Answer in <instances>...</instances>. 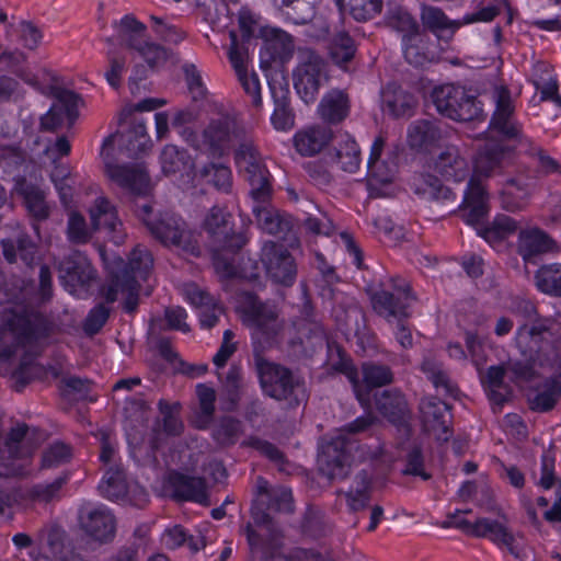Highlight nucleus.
Wrapping results in <instances>:
<instances>
[{
    "instance_id": "64",
    "label": "nucleus",
    "mask_w": 561,
    "mask_h": 561,
    "mask_svg": "<svg viewBox=\"0 0 561 561\" xmlns=\"http://www.w3.org/2000/svg\"><path fill=\"white\" fill-rule=\"evenodd\" d=\"M381 9L382 0H350V12L358 22L374 19Z\"/></svg>"
},
{
    "instance_id": "27",
    "label": "nucleus",
    "mask_w": 561,
    "mask_h": 561,
    "mask_svg": "<svg viewBox=\"0 0 561 561\" xmlns=\"http://www.w3.org/2000/svg\"><path fill=\"white\" fill-rule=\"evenodd\" d=\"M254 201L256 205L253 206L252 213L255 218L257 227L264 232L273 236L285 238L291 231L293 224L289 217L282 214L278 209L272 206L270 202Z\"/></svg>"
},
{
    "instance_id": "14",
    "label": "nucleus",
    "mask_w": 561,
    "mask_h": 561,
    "mask_svg": "<svg viewBox=\"0 0 561 561\" xmlns=\"http://www.w3.org/2000/svg\"><path fill=\"white\" fill-rule=\"evenodd\" d=\"M300 62L294 71V87L305 103L316 100L320 87L328 80L327 64L314 50L299 53Z\"/></svg>"
},
{
    "instance_id": "5",
    "label": "nucleus",
    "mask_w": 561,
    "mask_h": 561,
    "mask_svg": "<svg viewBox=\"0 0 561 561\" xmlns=\"http://www.w3.org/2000/svg\"><path fill=\"white\" fill-rule=\"evenodd\" d=\"M135 216L162 245L191 255H199V247L185 220L175 213L153 214L149 198L136 201Z\"/></svg>"
},
{
    "instance_id": "37",
    "label": "nucleus",
    "mask_w": 561,
    "mask_h": 561,
    "mask_svg": "<svg viewBox=\"0 0 561 561\" xmlns=\"http://www.w3.org/2000/svg\"><path fill=\"white\" fill-rule=\"evenodd\" d=\"M332 139L329 127L312 126L296 133L294 146L301 156L311 157L319 153Z\"/></svg>"
},
{
    "instance_id": "17",
    "label": "nucleus",
    "mask_w": 561,
    "mask_h": 561,
    "mask_svg": "<svg viewBox=\"0 0 561 561\" xmlns=\"http://www.w3.org/2000/svg\"><path fill=\"white\" fill-rule=\"evenodd\" d=\"M204 228L215 247L229 249L232 253L239 251L248 241L243 233L233 231L232 215L219 206L210 208L204 220Z\"/></svg>"
},
{
    "instance_id": "39",
    "label": "nucleus",
    "mask_w": 561,
    "mask_h": 561,
    "mask_svg": "<svg viewBox=\"0 0 561 561\" xmlns=\"http://www.w3.org/2000/svg\"><path fill=\"white\" fill-rule=\"evenodd\" d=\"M2 252L9 263L16 262L20 257L26 265L31 266L36 257L37 247L25 232H18L15 236L1 241Z\"/></svg>"
},
{
    "instance_id": "60",
    "label": "nucleus",
    "mask_w": 561,
    "mask_h": 561,
    "mask_svg": "<svg viewBox=\"0 0 561 561\" xmlns=\"http://www.w3.org/2000/svg\"><path fill=\"white\" fill-rule=\"evenodd\" d=\"M72 448L70 445L56 440L46 447L42 454V468H55L70 461Z\"/></svg>"
},
{
    "instance_id": "50",
    "label": "nucleus",
    "mask_w": 561,
    "mask_h": 561,
    "mask_svg": "<svg viewBox=\"0 0 561 561\" xmlns=\"http://www.w3.org/2000/svg\"><path fill=\"white\" fill-rule=\"evenodd\" d=\"M162 172L165 175L185 172L193 167L190 153L174 145H167L160 154Z\"/></svg>"
},
{
    "instance_id": "33",
    "label": "nucleus",
    "mask_w": 561,
    "mask_h": 561,
    "mask_svg": "<svg viewBox=\"0 0 561 561\" xmlns=\"http://www.w3.org/2000/svg\"><path fill=\"white\" fill-rule=\"evenodd\" d=\"M533 192V183L524 176L510 178L503 183L501 205L505 210L518 211L525 208Z\"/></svg>"
},
{
    "instance_id": "28",
    "label": "nucleus",
    "mask_w": 561,
    "mask_h": 561,
    "mask_svg": "<svg viewBox=\"0 0 561 561\" xmlns=\"http://www.w3.org/2000/svg\"><path fill=\"white\" fill-rule=\"evenodd\" d=\"M169 482L175 499L196 502L205 506L209 505L207 485L204 478L173 472L170 474Z\"/></svg>"
},
{
    "instance_id": "40",
    "label": "nucleus",
    "mask_w": 561,
    "mask_h": 561,
    "mask_svg": "<svg viewBox=\"0 0 561 561\" xmlns=\"http://www.w3.org/2000/svg\"><path fill=\"white\" fill-rule=\"evenodd\" d=\"M435 169L445 178L461 182L469 173L468 162L455 146H447L435 161Z\"/></svg>"
},
{
    "instance_id": "7",
    "label": "nucleus",
    "mask_w": 561,
    "mask_h": 561,
    "mask_svg": "<svg viewBox=\"0 0 561 561\" xmlns=\"http://www.w3.org/2000/svg\"><path fill=\"white\" fill-rule=\"evenodd\" d=\"M153 265L150 251L137 245L130 253L127 264L111 272L110 280L102 287V295L107 304L117 300L118 293L125 295L123 308L127 313H134L139 304L140 285L137 278L146 279Z\"/></svg>"
},
{
    "instance_id": "53",
    "label": "nucleus",
    "mask_w": 561,
    "mask_h": 561,
    "mask_svg": "<svg viewBox=\"0 0 561 561\" xmlns=\"http://www.w3.org/2000/svg\"><path fill=\"white\" fill-rule=\"evenodd\" d=\"M69 481V473L64 472L51 482L36 483L27 490V497L33 502L49 503L61 497V490Z\"/></svg>"
},
{
    "instance_id": "56",
    "label": "nucleus",
    "mask_w": 561,
    "mask_h": 561,
    "mask_svg": "<svg viewBox=\"0 0 561 561\" xmlns=\"http://www.w3.org/2000/svg\"><path fill=\"white\" fill-rule=\"evenodd\" d=\"M196 394L201 409V414L198 415L196 423L198 428L205 430L214 417L216 392L211 387L199 383L196 386Z\"/></svg>"
},
{
    "instance_id": "62",
    "label": "nucleus",
    "mask_w": 561,
    "mask_h": 561,
    "mask_svg": "<svg viewBox=\"0 0 561 561\" xmlns=\"http://www.w3.org/2000/svg\"><path fill=\"white\" fill-rule=\"evenodd\" d=\"M67 237L71 243L84 244L89 242L92 237L91 230L88 228L85 219L78 213L69 215L67 225Z\"/></svg>"
},
{
    "instance_id": "46",
    "label": "nucleus",
    "mask_w": 561,
    "mask_h": 561,
    "mask_svg": "<svg viewBox=\"0 0 561 561\" xmlns=\"http://www.w3.org/2000/svg\"><path fill=\"white\" fill-rule=\"evenodd\" d=\"M377 410L392 423L401 421L408 412V402L398 389L383 390L376 398Z\"/></svg>"
},
{
    "instance_id": "30",
    "label": "nucleus",
    "mask_w": 561,
    "mask_h": 561,
    "mask_svg": "<svg viewBox=\"0 0 561 561\" xmlns=\"http://www.w3.org/2000/svg\"><path fill=\"white\" fill-rule=\"evenodd\" d=\"M14 191L23 199L30 216L37 221L48 218L49 207L46 203V194L39 185L25 178H18L15 179Z\"/></svg>"
},
{
    "instance_id": "13",
    "label": "nucleus",
    "mask_w": 561,
    "mask_h": 561,
    "mask_svg": "<svg viewBox=\"0 0 561 561\" xmlns=\"http://www.w3.org/2000/svg\"><path fill=\"white\" fill-rule=\"evenodd\" d=\"M459 515L454 518L455 528L468 536L489 539L495 546L505 548L515 559L525 560V549L519 541V539H523L522 534L508 533L504 526L497 522H491L489 517H479L474 523H470Z\"/></svg>"
},
{
    "instance_id": "52",
    "label": "nucleus",
    "mask_w": 561,
    "mask_h": 561,
    "mask_svg": "<svg viewBox=\"0 0 561 561\" xmlns=\"http://www.w3.org/2000/svg\"><path fill=\"white\" fill-rule=\"evenodd\" d=\"M354 39L346 32L336 33L330 44V57L332 61L343 69L354 59L356 54Z\"/></svg>"
},
{
    "instance_id": "35",
    "label": "nucleus",
    "mask_w": 561,
    "mask_h": 561,
    "mask_svg": "<svg viewBox=\"0 0 561 561\" xmlns=\"http://www.w3.org/2000/svg\"><path fill=\"white\" fill-rule=\"evenodd\" d=\"M403 57L413 67H424L435 60L430 47V37L421 30L401 41Z\"/></svg>"
},
{
    "instance_id": "23",
    "label": "nucleus",
    "mask_w": 561,
    "mask_h": 561,
    "mask_svg": "<svg viewBox=\"0 0 561 561\" xmlns=\"http://www.w3.org/2000/svg\"><path fill=\"white\" fill-rule=\"evenodd\" d=\"M462 210V218L468 225H471L477 230V233L482 237L488 243L494 245L514 234L518 229V222L506 215H497L492 222L484 225V218L486 217L488 210L477 222L468 220L469 206L460 205Z\"/></svg>"
},
{
    "instance_id": "34",
    "label": "nucleus",
    "mask_w": 561,
    "mask_h": 561,
    "mask_svg": "<svg viewBox=\"0 0 561 561\" xmlns=\"http://www.w3.org/2000/svg\"><path fill=\"white\" fill-rule=\"evenodd\" d=\"M360 376L362 392L360 397H357L359 401H364L374 388L388 386L394 380V374L390 366L374 360L362 363Z\"/></svg>"
},
{
    "instance_id": "41",
    "label": "nucleus",
    "mask_w": 561,
    "mask_h": 561,
    "mask_svg": "<svg viewBox=\"0 0 561 561\" xmlns=\"http://www.w3.org/2000/svg\"><path fill=\"white\" fill-rule=\"evenodd\" d=\"M553 245L552 239L538 228L522 230L518 236V253L525 261L548 252Z\"/></svg>"
},
{
    "instance_id": "8",
    "label": "nucleus",
    "mask_w": 561,
    "mask_h": 561,
    "mask_svg": "<svg viewBox=\"0 0 561 561\" xmlns=\"http://www.w3.org/2000/svg\"><path fill=\"white\" fill-rule=\"evenodd\" d=\"M244 131L245 127L236 117L224 114L211 118L201 135L187 127H183L180 134L196 150L219 159L236 147Z\"/></svg>"
},
{
    "instance_id": "43",
    "label": "nucleus",
    "mask_w": 561,
    "mask_h": 561,
    "mask_svg": "<svg viewBox=\"0 0 561 561\" xmlns=\"http://www.w3.org/2000/svg\"><path fill=\"white\" fill-rule=\"evenodd\" d=\"M118 39L124 47L138 53L149 41L146 24L133 14L123 16L118 25Z\"/></svg>"
},
{
    "instance_id": "3",
    "label": "nucleus",
    "mask_w": 561,
    "mask_h": 561,
    "mask_svg": "<svg viewBox=\"0 0 561 561\" xmlns=\"http://www.w3.org/2000/svg\"><path fill=\"white\" fill-rule=\"evenodd\" d=\"M515 313L522 323L515 332L514 343L522 359L510 363L515 381H533L540 377L539 368H553L561 359V335L552 317L540 316L530 300H518Z\"/></svg>"
},
{
    "instance_id": "42",
    "label": "nucleus",
    "mask_w": 561,
    "mask_h": 561,
    "mask_svg": "<svg viewBox=\"0 0 561 561\" xmlns=\"http://www.w3.org/2000/svg\"><path fill=\"white\" fill-rule=\"evenodd\" d=\"M350 113L348 95L340 90L328 92L319 104L321 118L330 124L341 123Z\"/></svg>"
},
{
    "instance_id": "48",
    "label": "nucleus",
    "mask_w": 561,
    "mask_h": 561,
    "mask_svg": "<svg viewBox=\"0 0 561 561\" xmlns=\"http://www.w3.org/2000/svg\"><path fill=\"white\" fill-rule=\"evenodd\" d=\"M385 22L391 30L401 34V39L422 30L415 18L400 4L388 7Z\"/></svg>"
},
{
    "instance_id": "18",
    "label": "nucleus",
    "mask_w": 561,
    "mask_h": 561,
    "mask_svg": "<svg viewBox=\"0 0 561 561\" xmlns=\"http://www.w3.org/2000/svg\"><path fill=\"white\" fill-rule=\"evenodd\" d=\"M423 431L434 434L436 440L446 443L451 436L450 407L436 397H426L420 401Z\"/></svg>"
},
{
    "instance_id": "47",
    "label": "nucleus",
    "mask_w": 561,
    "mask_h": 561,
    "mask_svg": "<svg viewBox=\"0 0 561 561\" xmlns=\"http://www.w3.org/2000/svg\"><path fill=\"white\" fill-rule=\"evenodd\" d=\"M195 179L204 181L222 193H230L232 188L231 169L222 163L208 162L195 172Z\"/></svg>"
},
{
    "instance_id": "20",
    "label": "nucleus",
    "mask_w": 561,
    "mask_h": 561,
    "mask_svg": "<svg viewBox=\"0 0 561 561\" xmlns=\"http://www.w3.org/2000/svg\"><path fill=\"white\" fill-rule=\"evenodd\" d=\"M81 529L95 541L108 543L116 534V519L104 505L84 507L79 514Z\"/></svg>"
},
{
    "instance_id": "57",
    "label": "nucleus",
    "mask_w": 561,
    "mask_h": 561,
    "mask_svg": "<svg viewBox=\"0 0 561 561\" xmlns=\"http://www.w3.org/2000/svg\"><path fill=\"white\" fill-rule=\"evenodd\" d=\"M282 12L294 24H307L314 16V8L308 0H283Z\"/></svg>"
},
{
    "instance_id": "26",
    "label": "nucleus",
    "mask_w": 561,
    "mask_h": 561,
    "mask_svg": "<svg viewBox=\"0 0 561 561\" xmlns=\"http://www.w3.org/2000/svg\"><path fill=\"white\" fill-rule=\"evenodd\" d=\"M410 188L419 197L437 202L443 205L454 206L456 195L453 190L442 183V181L432 174H417L410 181Z\"/></svg>"
},
{
    "instance_id": "55",
    "label": "nucleus",
    "mask_w": 561,
    "mask_h": 561,
    "mask_svg": "<svg viewBox=\"0 0 561 561\" xmlns=\"http://www.w3.org/2000/svg\"><path fill=\"white\" fill-rule=\"evenodd\" d=\"M242 434V423L232 416H222L213 428V438L220 446H231Z\"/></svg>"
},
{
    "instance_id": "54",
    "label": "nucleus",
    "mask_w": 561,
    "mask_h": 561,
    "mask_svg": "<svg viewBox=\"0 0 561 561\" xmlns=\"http://www.w3.org/2000/svg\"><path fill=\"white\" fill-rule=\"evenodd\" d=\"M272 93L275 103V110L272 115V124L277 130H289L295 125V115L289 107L288 90L280 89L279 95L272 88Z\"/></svg>"
},
{
    "instance_id": "51",
    "label": "nucleus",
    "mask_w": 561,
    "mask_h": 561,
    "mask_svg": "<svg viewBox=\"0 0 561 561\" xmlns=\"http://www.w3.org/2000/svg\"><path fill=\"white\" fill-rule=\"evenodd\" d=\"M421 369L436 389L442 388L444 393L450 397L457 396L458 387L451 380L449 373L445 369L442 363L432 358H425L422 363Z\"/></svg>"
},
{
    "instance_id": "59",
    "label": "nucleus",
    "mask_w": 561,
    "mask_h": 561,
    "mask_svg": "<svg viewBox=\"0 0 561 561\" xmlns=\"http://www.w3.org/2000/svg\"><path fill=\"white\" fill-rule=\"evenodd\" d=\"M50 95L60 103L64 118L68 121V127L73 126L79 116L78 104L81 101L80 96L73 91L60 87H51Z\"/></svg>"
},
{
    "instance_id": "63",
    "label": "nucleus",
    "mask_w": 561,
    "mask_h": 561,
    "mask_svg": "<svg viewBox=\"0 0 561 561\" xmlns=\"http://www.w3.org/2000/svg\"><path fill=\"white\" fill-rule=\"evenodd\" d=\"M266 510L291 513L294 511L293 493L287 486H277L268 493Z\"/></svg>"
},
{
    "instance_id": "24",
    "label": "nucleus",
    "mask_w": 561,
    "mask_h": 561,
    "mask_svg": "<svg viewBox=\"0 0 561 561\" xmlns=\"http://www.w3.org/2000/svg\"><path fill=\"white\" fill-rule=\"evenodd\" d=\"M91 222L94 230L105 229L113 243L119 245L124 242L123 224L117 218L116 209L105 197H98L90 209Z\"/></svg>"
},
{
    "instance_id": "16",
    "label": "nucleus",
    "mask_w": 561,
    "mask_h": 561,
    "mask_svg": "<svg viewBox=\"0 0 561 561\" xmlns=\"http://www.w3.org/2000/svg\"><path fill=\"white\" fill-rule=\"evenodd\" d=\"M261 261L267 276L285 287L294 285L297 277V264L284 244L266 241L261 250Z\"/></svg>"
},
{
    "instance_id": "44",
    "label": "nucleus",
    "mask_w": 561,
    "mask_h": 561,
    "mask_svg": "<svg viewBox=\"0 0 561 561\" xmlns=\"http://www.w3.org/2000/svg\"><path fill=\"white\" fill-rule=\"evenodd\" d=\"M381 103L385 111L394 117L410 112L414 106V98L397 83H388L381 91Z\"/></svg>"
},
{
    "instance_id": "36",
    "label": "nucleus",
    "mask_w": 561,
    "mask_h": 561,
    "mask_svg": "<svg viewBox=\"0 0 561 561\" xmlns=\"http://www.w3.org/2000/svg\"><path fill=\"white\" fill-rule=\"evenodd\" d=\"M444 137L440 123L420 119L411 124L408 130V141L411 148L428 150L436 146Z\"/></svg>"
},
{
    "instance_id": "38",
    "label": "nucleus",
    "mask_w": 561,
    "mask_h": 561,
    "mask_svg": "<svg viewBox=\"0 0 561 561\" xmlns=\"http://www.w3.org/2000/svg\"><path fill=\"white\" fill-rule=\"evenodd\" d=\"M328 365L333 371L343 374L352 383L356 397H360L362 385L359 373L347 353L336 343L328 342Z\"/></svg>"
},
{
    "instance_id": "10",
    "label": "nucleus",
    "mask_w": 561,
    "mask_h": 561,
    "mask_svg": "<svg viewBox=\"0 0 561 561\" xmlns=\"http://www.w3.org/2000/svg\"><path fill=\"white\" fill-rule=\"evenodd\" d=\"M431 99L436 111L456 122L479 121L485 117L480 100L465 88L455 84L435 87Z\"/></svg>"
},
{
    "instance_id": "6",
    "label": "nucleus",
    "mask_w": 561,
    "mask_h": 561,
    "mask_svg": "<svg viewBox=\"0 0 561 561\" xmlns=\"http://www.w3.org/2000/svg\"><path fill=\"white\" fill-rule=\"evenodd\" d=\"M512 149L501 144H486L474 160L473 174L463 194L462 205L469 206L468 220L477 222L486 211L489 194L483 179L500 174L510 164Z\"/></svg>"
},
{
    "instance_id": "32",
    "label": "nucleus",
    "mask_w": 561,
    "mask_h": 561,
    "mask_svg": "<svg viewBox=\"0 0 561 561\" xmlns=\"http://www.w3.org/2000/svg\"><path fill=\"white\" fill-rule=\"evenodd\" d=\"M152 144L142 121L134 119L127 130L118 135V150L127 158L137 159L147 153Z\"/></svg>"
},
{
    "instance_id": "9",
    "label": "nucleus",
    "mask_w": 561,
    "mask_h": 561,
    "mask_svg": "<svg viewBox=\"0 0 561 561\" xmlns=\"http://www.w3.org/2000/svg\"><path fill=\"white\" fill-rule=\"evenodd\" d=\"M234 160L250 185V196L253 201L266 202L272 197L270 172L263 163L251 134L245 129L236 145Z\"/></svg>"
},
{
    "instance_id": "4",
    "label": "nucleus",
    "mask_w": 561,
    "mask_h": 561,
    "mask_svg": "<svg viewBox=\"0 0 561 561\" xmlns=\"http://www.w3.org/2000/svg\"><path fill=\"white\" fill-rule=\"evenodd\" d=\"M490 129L505 140H514L515 149L536 161L537 172L542 175L561 173V164L536 145L522 131L520 124L514 117V106L507 90L497 92L496 107L490 122Z\"/></svg>"
},
{
    "instance_id": "15",
    "label": "nucleus",
    "mask_w": 561,
    "mask_h": 561,
    "mask_svg": "<svg viewBox=\"0 0 561 561\" xmlns=\"http://www.w3.org/2000/svg\"><path fill=\"white\" fill-rule=\"evenodd\" d=\"M354 442L345 435H337L328 442L318 456L319 471L329 480L346 478L351 467Z\"/></svg>"
},
{
    "instance_id": "49",
    "label": "nucleus",
    "mask_w": 561,
    "mask_h": 561,
    "mask_svg": "<svg viewBox=\"0 0 561 561\" xmlns=\"http://www.w3.org/2000/svg\"><path fill=\"white\" fill-rule=\"evenodd\" d=\"M537 289L551 297H561V263L541 265L535 273Z\"/></svg>"
},
{
    "instance_id": "19",
    "label": "nucleus",
    "mask_w": 561,
    "mask_h": 561,
    "mask_svg": "<svg viewBox=\"0 0 561 561\" xmlns=\"http://www.w3.org/2000/svg\"><path fill=\"white\" fill-rule=\"evenodd\" d=\"M28 432L26 424L12 427L7 437L0 435V476L14 477L26 473V459L22 455L21 443Z\"/></svg>"
},
{
    "instance_id": "2",
    "label": "nucleus",
    "mask_w": 561,
    "mask_h": 561,
    "mask_svg": "<svg viewBox=\"0 0 561 561\" xmlns=\"http://www.w3.org/2000/svg\"><path fill=\"white\" fill-rule=\"evenodd\" d=\"M244 313L252 329V341L256 373L263 392L278 401H288L298 405L305 397L302 380L289 368L262 357L266 348L279 342L284 321L279 319L277 307L262 301L255 294L244 291L241 295Z\"/></svg>"
},
{
    "instance_id": "21",
    "label": "nucleus",
    "mask_w": 561,
    "mask_h": 561,
    "mask_svg": "<svg viewBox=\"0 0 561 561\" xmlns=\"http://www.w3.org/2000/svg\"><path fill=\"white\" fill-rule=\"evenodd\" d=\"M61 285L75 294L78 288L85 287L95 277V271L89 259L80 253L72 252L65 256L58 264Z\"/></svg>"
},
{
    "instance_id": "1",
    "label": "nucleus",
    "mask_w": 561,
    "mask_h": 561,
    "mask_svg": "<svg viewBox=\"0 0 561 561\" xmlns=\"http://www.w3.org/2000/svg\"><path fill=\"white\" fill-rule=\"evenodd\" d=\"M38 277V288L33 282H22L19 293L10 299L15 302L7 309L3 320L11 343L0 348V364L8 362L19 348L24 351L18 368L11 375L12 387L18 392L34 380L45 379L49 373L58 376L55 368L35 362L55 332L54 322L38 309V304L48 301L53 295L51 272L47 265H41Z\"/></svg>"
},
{
    "instance_id": "22",
    "label": "nucleus",
    "mask_w": 561,
    "mask_h": 561,
    "mask_svg": "<svg viewBox=\"0 0 561 561\" xmlns=\"http://www.w3.org/2000/svg\"><path fill=\"white\" fill-rule=\"evenodd\" d=\"M386 140L382 136L375 138L367 161V185L374 191L378 184L391 183L398 172V163L393 154L382 158Z\"/></svg>"
},
{
    "instance_id": "45",
    "label": "nucleus",
    "mask_w": 561,
    "mask_h": 561,
    "mask_svg": "<svg viewBox=\"0 0 561 561\" xmlns=\"http://www.w3.org/2000/svg\"><path fill=\"white\" fill-rule=\"evenodd\" d=\"M131 488L127 483L125 471L119 467H110L99 484L102 496L111 501L125 499L131 491Z\"/></svg>"
},
{
    "instance_id": "25",
    "label": "nucleus",
    "mask_w": 561,
    "mask_h": 561,
    "mask_svg": "<svg viewBox=\"0 0 561 561\" xmlns=\"http://www.w3.org/2000/svg\"><path fill=\"white\" fill-rule=\"evenodd\" d=\"M332 140L334 145L327 153L329 160L344 172H356L362 162V154L355 139L345 133L333 137Z\"/></svg>"
},
{
    "instance_id": "61",
    "label": "nucleus",
    "mask_w": 561,
    "mask_h": 561,
    "mask_svg": "<svg viewBox=\"0 0 561 561\" xmlns=\"http://www.w3.org/2000/svg\"><path fill=\"white\" fill-rule=\"evenodd\" d=\"M149 68L156 69L163 66L171 57V50L165 46L148 41L138 51Z\"/></svg>"
},
{
    "instance_id": "12",
    "label": "nucleus",
    "mask_w": 561,
    "mask_h": 561,
    "mask_svg": "<svg viewBox=\"0 0 561 561\" xmlns=\"http://www.w3.org/2000/svg\"><path fill=\"white\" fill-rule=\"evenodd\" d=\"M413 300L415 297L411 294L410 284L401 277L391 278L388 286L381 284L380 288L370 295L374 311L388 322L408 319Z\"/></svg>"
},
{
    "instance_id": "58",
    "label": "nucleus",
    "mask_w": 561,
    "mask_h": 561,
    "mask_svg": "<svg viewBox=\"0 0 561 561\" xmlns=\"http://www.w3.org/2000/svg\"><path fill=\"white\" fill-rule=\"evenodd\" d=\"M158 409L162 416V431L169 436L181 435L184 425L179 415L180 404H170L168 401L161 399L158 402Z\"/></svg>"
},
{
    "instance_id": "11",
    "label": "nucleus",
    "mask_w": 561,
    "mask_h": 561,
    "mask_svg": "<svg viewBox=\"0 0 561 561\" xmlns=\"http://www.w3.org/2000/svg\"><path fill=\"white\" fill-rule=\"evenodd\" d=\"M115 135L107 136L102 145L101 156L105 161V173L119 187L130 195V208L134 211L136 201L148 198L150 192L149 174L140 165L115 164L107 161V150L114 145Z\"/></svg>"
},
{
    "instance_id": "31",
    "label": "nucleus",
    "mask_w": 561,
    "mask_h": 561,
    "mask_svg": "<svg viewBox=\"0 0 561 561\" xmlns=\"http://www.w3.org/2000/svg\"><path fill=\"white\" fill-rule=\"evenodd\" d=\"M420 20L425 30L445 41L451 39L461 27L460 20H450L440 8L426 3L420 5Z\"/></svg>"
},
{
    "instance_id": "29",
    "label": "nucleus",
    "mask_w": 561,
    "mask_h": 561,
    "mask_svg": "<svg viewBox=\"0 0 561 561\" xmlns=\"http://www.w3.org/2000/svg\"><path fill=\"white\" fill-rule=\"evenodd\" d=\"M185 295L188 301L198 309L201 327L203 329L214 328L224 313V307L208 291L194 284L185 288Z\"/></svg>"
}]
</instances>
